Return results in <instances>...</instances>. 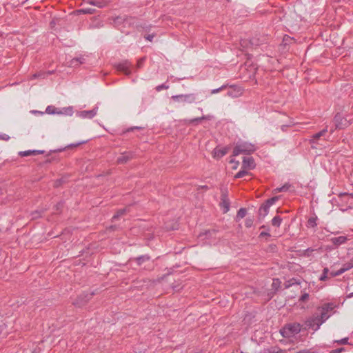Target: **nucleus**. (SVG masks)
Listing matches in <instances>:
<instances>
[{
	"instance_id": "nucleus-28",
	"label": "nucleus",
	"mask_w": 353,
	"mask_h": 353,
	"mask_svg": "<svg viewBox=\"0 0 353 353\" xmlns=\"http://www.w3.org/2000/svg\"><path fill=\"white\" fill-rule=\"evenodd\" d=\"M126 212V210L125 209H121L117 211V214H114L113 216H112V221H115L117 220L119 217L123 216Z\"/></svg>"
},
{
	"instance_id": "nucleus-57",
	"label": "nucleus",
	"mask_w": 353,
	"mask_h": 353,
	"mask_svg": "<svg viewBox=\"0 0 353 353\" xmlns=\"http://www.w3.org/2000/svg\"><path fill=\"white\" fill-rule=\"evenodd\" d=\"M33 112H34V113H37V114H43V112H39V111H36V110H35V111H33Z\"/></svg>"
},
{
	"instance_id": "nucleus-10",
	"label": "nucleus",
	"mask_w": 353,
	"mask_h": 353,
	"mask_svg": "<svg viewBox=\"0 0 353 353\" xmlns=\"http://www.w3.org/2000/svg\"><path fill=\"white\" fill-rule=\"evenodd\" d=\"M134 157L132 152H125L117 158V162L119 164H123L131 160Z\"/></svg>"
},
{
	"instance_id": "nucleus-53",
	"label": "nucleus",
	"mask_w": 353,
	"mask_h": 353,
	"mask_svg": "<svg viewBox=\"0 0 353 353\" xmlns=\"http://www.w3.org/2000/svg\"><path fill=\"white\" fill-rule=\"evenodd\" d=\"M85 141H83V142H81V143H85ZM80 144H81V143H77V144H71V145H68V147H76V146L79 145Z\"/></svg>"
},
{
	"instance_id": "nucleus-17",
	"label": "nucleus",
	"mask_w": 353,
	"mask_h": 353,
	"mask_svg": "<svg viewBox=\"0 0 353 353\" xmlns=\"http://www.w3.org/2000/svg\"><path fill=\"white\" fill-rule=\"evenodd\" d=\"M327 132V128H325L323 129L322 130H321L320 132L313 134L312 137V139L310 140V142L311 143H316V140L320 139L321 137L324 136Z\"/></svg>"
},
{
	"instance_id": "nucleus-16",
	"label": "nucleus",
	"mask_w": 353,
	"mask_h": 353,
	"mask_svg": "<svg viewBox=\"0 0 353 353\" xmlns=\"http://www.w3.org/2000/svg\"><path fill=\"white\" fill-rule=\"evenodd\" d=\"M347 239L345 236H340L338 237H333L331 239V242L336 246H339L345 243L347 241Z\"/></svg>"
},
{
	"instance_id": "nucleus-13",
	"label": "nucleus",
	"mask_w": 353,
	"mask_h": 353,
	"mask_svg": "<svg viewBox=\"0 0 353 353\" xmlns=\"http://www.w3.org/2000/svg\"><path fill=\"white\" fill-rule=\"evenodd\" d=\"M150 260V256L148 254H144L130 259L131 261H135L137 265L139 266H141L145 262L149 261Z\"/></svg>"
},
{
	"instance_id": "nucleus-48",
	"label": "nucleus",
	"mask_w": 353,
	"mask_h": 353,
	"mask_svg": "<svg viewBox=\"0 0 353 353\" xmlns=\"http://www.w3.org/2000/svg\"><path fill=\"white\" fill-rule=\"evenodd\" d=\"M76 59H79L78 62L79 65L84 63L85 59L83 57H77Z\"/></svg>"
},
{
	"instance_id": "nucleus-60",
	"label": "nucleus",
	"mask_w": 353,
	"mask_h": 353,
	"mask_svg": "<svg viewBox=\"0 0 353 353\" xmlns=\"http://www.w3.org/2000/svg\"><path fill=\"white\" fill-rule=\"evenodd\" d=\"M333 132H334L333 130H330V133H333Z\"/></svg>"
},
{
	"instance_id": "nucleus-27",
	"label": "nucleus",
	"mask_w": 353,
	"mask_h": 353,
	"mask_svg": "<svg viewBox=\"0 0 353 353\" xmlns=\"http://www.w3.org/2000/svg\"><path fill=\"white\" fill-rule=\"evenodd\" d=\"M247 210L245 208H240L237 212L236 218L243 219L245 216Z\"/></svg>"
},
{
	"instance_id": "nucleus-15",
	"label": "nucleus",
	"mask_w": 353,
	"mask_h": 353,
	"mask_svg": "<svg viewBox=\"0 0 353 353\" xmlns=\"http://www.w3.org/2000/svg\"><path fill=\"white\" fill-rule=\"evenodd\" d=\"M269 209L270 207L268 205H267L265 203H263L259 209V218L262 219H264L268 214Z\"/></svg>"
},
{
	"instance_id": "nucleus-42",
	"label": "nucleus",
	"mask_w": 353,
	"mask_h": 353,
	"mask_svg": "<svg viewBox=\"0 0 353 353\" xmlns=\"http://www.w3.org/2000/svg\"><path fill=\"white\" fill-rule=\"evenodd\" d=\"M45 75L44 73H35L32 75V79L44 78Z\"/></svg>"
},
{
	"instance_id": "nucleus-33",
	"label": "nucleus",
	"mask_w": 353,
	"mask_h": 353,
	"mask_svg": "<svg viewBox=\"0 0 353 353\" xmlns=\"http://www.w3.org/2000/svg\"><path fill=\"white\" fill-rule=\"evenodd\" d=\"M208 119V116H203L201 117L194 118L190 121V123L194 124L195 123H198L199 121H201L204 119Z\"/></svg>"
},
{
	"instance_id": "nucleus-24",
	"label": "nucleus",
	"mask_w": 353,
	"mask_h": 353,
	"mask_svg": "<svg viewBox=\"0 0 353 353\" xmlns=\"http://www.w3.org/2000/svg\"><path fill=\"white\" fill-rule=\"evenodd\" d=\"M282 219L279 216H275L272 219V225L275 227H279L281 224Z\"/></svg>"
},
{
	"instance_id": "nucleus-11",
	"label": "nucleus",
	"mask_w": 353,
	"mask_h": 353,
	"mask_svg": "<svg viewBox=\"0 0 353 353\" xmlns=\"http://www.w3.org/2000/svg\"><path fill=\"white\" fill-rule=\"evenodd\" d=\"M255 168V163L252 157H244L242 162V168L252 170Z\"/></svg>"
},
{
	"instance_id": "nucleus-56",
	"label": "nucleus",
	"mask_w": 353,
	"mask_h": 353,
	"mask_svg": "<svg viewBox=\"0 0 353 353\" xmlns=\"http://www.w3.org/2000/svg\"><path fill=\"white\" fill-rule=\"evenodd\" d=\"M352 297H353V292H351L348 295H347V298H352Z\"/></svg>"
},
{
	"instance_id": "nucleus-20",
	"label": "nucleus",
	"mask_w": 353,
	"mask_h": 353,
	"mask_svg": "<svg viewBox=\"0 0 353 353\" xmlns=\"http://www.w3.org/2000/svg\"><path fill=\"white\" fill-rule=\"evenodd\" d=\"M73 114V109L72 107L64 108L58 111V114H65L71 116Z\"/></svg>"
},
{
	"instance_id": "nucleus-19",
	"label": "nucleus",
	"mask_w": 353,
	"mask_h": 353,
	"mask_svg": "<svg viewBox=\"0 0 353 353\" xmlns=\"http://www.w3.org/2000/svg\"><path fill=\"white\" fill-rule=\"evenodd\" d=\"M317 219L318 218L316 215L310 217L307 222V226L308 228H315L317 225Z\"/></svg>"
},
{
	"instance_id": "nucleus-43",
	"label": "nucleus",
	"mask_w": 353,
	"mask_h": 353,
	"mask_svg": "<svg viewBox=\"0 0 353 353\" xmlns=\"http://www.w3.org/2000/svg\"><path fill=\"white\" fill-rule=\"evenodd\" d=\"M10 139L9 135L6 134H0V140L8 141Z\"/></svg>"
},
{
	"instance_id": "nucleus-52",
	"label": "nucleus",
	"mask_w": 353,
	"mask_h": 353,
	"mask_svg": "<svg viewBox=\"0 0 353 353\" xmlns=\"http://www.w3.org/2000/svg\"><path fill=\"white\" fill-rule=\"evenodd\" d=\"M36 155L37 154H43L45 153L44 150H35Z\"/></svg>"
},
{
	"instance_id": "nucleus-29",
	"label": "nucleus",
	"mask_w": 353,
	"mask_h": 353,
	"mask_svg": "<svg viewBox=\"0 0 353 353\" xmlns=\"http://www.w3.org/2000/svg\"><path fill=\"white\" fill-rule=\"evenodd\" d=\"M95 10L93 8H82L78 10L79 13L82 14H93Z\"/></svg>"
},
{
	"instance_id": "nucleus-22",
	"label": "nucleus",
	"mask_w": 353,
	"mask_h": 353,
	"mask_svg": "<svg viewBox=\"0 0 353 353\" xmlns=\"http://www.w3.org/2000/svg\"><path fill=\"white\" fill-rule=\"evenodd\" d=\"M353 268V257L347 263L343 264L341 269L343 270V272H345Z\"/></svg>"
},
{
	"instance_id": "nucleus-6",
	"label": "nucleus",
	"mask_w": 353,
	"mask_h": 353,
	"mask_svg": "<svg viewBox=\"0 0 353 353\" xmlns=\"http://www.w3.org/2000/svg\"><path fill=\"white\" fill-rule=\"evenodd\" d=\"M220 206L224 214L227 213L230 210V201L228 199V191L226 189H221Z\"/></svg>"
},
{
	"instance_id": "nucleus-25",
	"label": "nucleus",
	"mask_w": 353,
	"mask_h": 353,
	"mask_svg": "<svg viewBox=\"0 0 353 353\" xmlns=\"http://www.w3.org/2000/svg\"><path fill=\"white\" fill-rule=\"evenodd\" d=\"M58 110L53 105H48L46 109V112L49 114H58Z\"/></svg>"
},
{
	"instance_id": "nucleus-47",
	"label": "nucleus",
	"mask_w": 353,
	"mask_h": 353,
	"mask_svg": "<svg viewBox=\"0 0 353 353\" xmlns=\"http://www.w3.org/2000/svg\"><path fill=\"white\" fill-rule=\"evenodd\" d=\"M259 236L260 237H263V236L270 237V234L268 232H261L259 234Z\"/></svg>"
},
{
	"instance_id": "nucleus-5",
	"label": "nucleus",
	"mask_w": 353,
	"mask_h": 353,
	"mask_svg": "<svg viewBox=\"0 0 353 353\" xmlns=\"http://www.w3.org/2000/svg\"><path fill=\"white\" fill-rule=\"evenodd\" d=\"M172 101L183 103H193L196 102V94L194 93L173 95L171 97Z\"/></svg>"
},
{
	"instance_id": "nucleus-61",
	"label": "nucleus",
	"mask_w": 353,
	"mask_h": 353,
	"mask_svg": "<svg viewBox=\"0 0 353 353\" xmlns=\"http://www.w3.org/2000/svg\"><path fill=\"white\" fill-rule=\"evenodd\" d=\"M228 1H230V0H227Z\"/></svg>"
},
{
	"instance_id": "nucleus-58",
	"label": "nucleus",
	"mask_w": 353,
	"mask_h": 353,
	"mask_svg": "<svg viewBox=\"0 0 353 353\" xmlns=\"http://www.w3.org/2000/svg\"><path fill=\"white\" fill-rule=\"evenodd\" d=\"M312 251H313V250H312V249H311V248H308V249L306 250V252H312Z\"/></svg>"
},
{
	"instance_id": "nucleus-50",
	"label": "nucleus",
	"mask_w": 353,
	"mask_h": 353,
	"mask_svg": "<svg viewBox=\"0 0 353 353\" xmlns=\"http://www.w3.org/2000/svg\"><path fill=\"white\" fill-rule=\"evenodd\" d=\"M154 37V34H148L147 36L145 37V39H147L150 41H152Z\"/></svg>"
},
{
	"instance_id": "nucleus-38",
	"label": "nucleus",
	"mask_w": 353,
	"mask_h": 353,
	"mask_svg": "<svg viewBox=\"0 0 353 353\" xmlns=\"http://www.w3.org/2000/svg\"><path fill=\"white\" fill-rule=\"evenodd\" d=\"M141 129H143V128L139 127V126L131 127V128H129L126 129L125 130H124L122 134H125L127 132H132L134 130H141Z\"/></svg>"
},
{
	"instance_id": "nucleus-23",
	"label": "nucleus",
	"mask_w": 353,
	"mask_h": 353,
	"mask_svg": "<svg viewBox=\"0 0 353 353\" xmlns=\"http://www.w3.org/2000/svg\"><path fill=\"white\" fill-rule=\"evenodd\" d=\"M20 157H28L30 155H36L35 150H29L26 151H21L19 152Z\"/></svg>"
},
{
	"instance_id": "nucleus-1",
	"label": "nucleus",
	"mask_w": 353,
	"mask_h": 353,
	"mask_svg": "<svg viewBox=\"0 0 353 353\" xmlns=\"http://www.w3.org/2000/svg\"><path fill=\"white\" fill-rule=\"evenodd\" d=\"M256 150V147L255 145L249 142L239 141L235 144L233 148L232 156L236 157L240 154L249 155Z\"/></svg>"
},
{
	"instance_id": "nucleus-36",
	"label": "nucleus",
	"mask_w": 353,
	"mask_h": 353,
	"mask_svg": "<svg viewBox=\"0 0 353 353\" xmlns=\"http://www.w3.org/2000/svg\"><path fill=\"white\" fill-rule=\"evenodd\" d=\"M169 88V85L165 84V83H163V84H161V85H159L156 87V90L157 92H160L162 90H167Z\"/></svg>"
},
{
	"instance_id": "nucleus-44",
	"label": "nucleus",
	"mask_w": 353,
	"mask_h": 353,
	"mask_svg": "<svg viewBox=\"0 0 353 353\" xmlns=\"http://www.w3.org/2000/svg\"><path fill=\"white\" fill-rule=\"evenodd\" d=\"M144 61H145V58L144 57L139 59L138 60V61H137V67L138 68L142 67V65H143Z\"/></svg>"
},
{
	"instance_id": "nucleus-14",
	"label": "nucleus",
	"mask_w": 353,
	"mask_h": 353,
	"mask_svg": "<svg viewBox=\"0 0 353 353\" xmlns=\"http://www.w3.org/2000/svg\"><path fill=\"white\" fill-rule=\"evenodd\" d=\"M110 0H88V3L98 8H103L108 5Z\"/></svg>"
},
{
	"instance_id": "nucleus-32",
	"label": "nucleus",
	"mask_w": 353,
	"mask_h": 353,
	"mask_svg": "<svg viewBox=\"0 0 353 353\" xmlns=\"http://www.w3.org/2000/svg\"><path fill=\"white\" fill-rule=\"evenodd\" d=\"M329 272V269L327 268H325L323 270V273L320 276L321 281H325L327 279V274Z\"/></svg>"
},
{
	"instance_id": "nucleus-12",
	"label": "nucleus",
	"mask_w": 353,
	"mask_h": 353,
	"mask_svg": "<svg viewBox=\"0 0 353 353\" xmlns=\"http://www.w3.org/2000/svg\"><path fill=\"white\" fill-rule=\"evenodd\" d=\"M229 148V147H224L222 148H214L213 151L214 157L216 159H221L228 153Z\"/></svg>"
},
{
	"instance_id": "nucleus-51",
	"label": "nucleus",
	"mask_w": 353,
	"mask_h": 353,
	"mask_svg": "<svg viewBox=\"0 0 353 353\" xmlns=\"http://www.w3.org/2000/svg\"><path fill=\"white\" fill-rule=\"evenodd\" d=\"M92 295H93V293H92V294H87L85 296V302L88 301L92 297Z\"/></svg>"
},
{
	"instance_id": "nucleus-34",
	"label": "nucleus",
	"mask_w": 353,
	"mask_h": 353,
	"mask_svg": "<svg viewBox=\"0 0 353 353\" xmlns=\"http://www.w3.org/2000/svg\"><path fill=\"white\" fill-rule=\"evenodd\" d=\"M343 273H344L343 272V270L341 268L339 269V270L337 271H332L330 272V277H335V276H339L341 274H342Z\"/></svg>"
},
{
	"instance_id": "nucleus-54",
	"label": "nucleus",
	"mask_w": 353,
	"mask_h": 353,
	"mask_svg": "<svg viewBox=\"0 0 353 353\" xmlns=\"http://www.w3.org/2000/svg\"><path fill=\"white\" fill-rule=\"evenodd\" d=\"M288 126H289V125H281V130H282V131H285V130H286V129H287V128H288Z\"/></svg>"
},
{
	"instance_id": "nucleus-55",
	"label": "nucleus",
	"mask_w": 353,
	"mask_h": 353,
	"mask_svg": "<svg viewBox=\"0 0 353 353\" xmlns=\"http://www.w3.org/2000/svg\"><path fill=\"white\" fill-rule=\"evenodd\" d=\"M65 150V148H59V149H57L56 150H54V152H62Z\"/></svg>"
},
{
	"instance_id": "nucleus-59",
	"label": "nucleus",
	"mask_w": 353,
	"mask_h": 353,
	"mask_svg": "<svg viewBox=\"0 0 353 353\" xmlns=\"http://www.w3.org/2000/svg\"><path fill=\"white\" fill-rule=\"evenodd\" d=\"M261 228H265V226L263 225H262Z\"/></svg>"
},
{
	"instance_id": "nucleus-3",
	"label": "nucleus",
	"mask_w": 353,
	"mask_h": 353,
	"mask_svg": "<svg viewBox=\"0 0 353 353\" xmlns=\"http://www.w3.org/2000/svg\"><path fill=\"white\" fill-rule=\"evenodd\" d=\"M336 307L334 303H325L317 307V314L325 322L334 313V310Z\"/></svg>"
},
{
	"instance_id": "nucleus-62",
	"label": "nucleus",
	"mask_w": 353,
	"mask_h": 353,
	"mask_svg": "<svg viewBox=\"0 0 353 353\" xmlns=\"http://www.w3.org/2000/svg\"><path fill=\"white\" fill-rule=\"evenodd\" d=\"M352 197H353V194H352Z\"/></svg>"
},
{
	"instance_id": "nucleus-9",
	"label": "nucleus",
	"mask_w": 353,
	"mask_h": 353,
	"mask_svg": "<svg viewBox=\"0 0 353 353\" xmlns=\"http://www.w3.org/2000/svg\"><path fill=\"white\" fill-rule=\"evenodd\" d=\"M98 111V106H95L92 110H83L77 112V115L82 119H92Z\"/></svg>"
},
{
	"instance_id": "nucleus-7",
	"label": "nucleus",
	"mask_w": 353,
	"mask_h": 353,
	"mask_svg": "<svg viewBox=\"0 0 353 353\" xmlns=\"http://www.w3.org/2000/svg\"><path fill=\"white\" fill-rule=\"evenodd\" d=\"M333 122L336 129H343L350 125L347 119L343 117L339 113L335 115Z\"/></svg>"
},
{
	"instance_id": "nucleus-35",
	"label": "nucleus",
	"mask_w": 353,
	"mask_h": 353,
	"mask_svg": "<svg viewBox=\"0 0 353 353\" xmlns=\"http://www.w3.org/2000/svg\"><path fill=\"white\" fill-rule=\"evenodd\" d=\"M79 59H77L76 58H74L72 59V60H70V61L69 62V66L70 67H77L79 66Z\"/></svg>"
},
{
	"instance_id": "nucleus-2",
	"label": "nucleus",
	"mask_w": 353,
	"mask_h": 353,
	"mask_svg": "<svg viewBox=\"0 0 353 353\" xmlns=\"http://www.w3.org/2000/svg\"><path fill=\"white\" fill-rule=\"evenodd\" d=\"M303 328L299 323H287L280 330V334L284 338H290L299 334Z\"/></svg>"
},
{
	"instance_id": "nucleus-21",
	"label": "nucleus",
	"mask_w": 353,
	"mask_h": 353,
	"mask_svg": "<svg viewBox=\"0 0 353 353\" xmlns=\"http://www.w3.org/2000/svg\"><path fill=\"white\" fill-rule=\"evenodd\" d=\"M291 185L288 183H285L283 186L276 188L274 190V193L287 192L290 188Z\"/></svg>"
},
{
	"instance_id": "nucleus-8",
	"label": "nucleus",
	"mask_w": 353,
	"mask_h": 353,
	"mask_svg": "<svg viewBox=\"0 0 353 353\" xmlns=\"http://www.w3.org/2000/svg\"><path fill=\"white\" fill-rule=\"evenodd\" d=\"M114 66L117 71L123 72L126 75H129L131 73L130 68L132 64L128 60L117 63Z\"/></svg>"
},
{
	"instance_id": "nucleus-45",
	"label": "nucleus",
	"mask_w": 353,
	"mask_h": 353,
	"mask_svg": "<svg viewBox=\"0 0 353 353\" xmlns=\"http://www.w3.org/2000/svg\"><path fill=\"white\" fill-rule=\"evenodd\" d=\"M344 351H345V348L344 347H340V348H337V349L332 350L330 352V353H341V352H344Z\"/></svg>"
},
{
	"instance_id": "nucleus-31",
	"label": "nucleus",
	"mask_w": 353,
	"mask_h": 353,
	"mask_svg": "<svg viewBox=\"0 0 353 353\" xmlns=\"http://www.w3.org/2000/svg\"><path fill=\"white\" fill-rule=\"evenodd\" d=\"M44 212L43 210H37L32 213V219H37L41 216L42 213Z\"/></svg>"
},
{
	"instance_id": "nucleus-49",
	"label": "nucleus",
	"mask_w": 353,
	"mask_h": 353,
	"mask_svg": "<svg viewBox=\"0 0 353 353\" xmlns=\"http://www.w3.org/2000/svg\"><path fill=\"white\" fill-rule=\"evenodd\" d=\"M227 95L229 96V97H237L236 94H234L232 91H230V90L228 91Z\"/></svg>"
},
{
	"instance_id": "nucleus-18",
	"label": "nucleus",
	"mask_w": 353,
	"mask_h": 353,
	"mask_svg": "<svg viewBox=\"0 0 353 353\" xmlns=\"http://www.w3.org/2000/svg\"><path fill=\"white\" fill-rule=\"evenodd\" d=\"M263 353H287L286 350H282L279 347H272L264 351Z\"/></svg>"
},
{
	"instance_id": "nucleus-41",
	"label": "nucleus",
	"mask_w": 353,
	"mask_h": 353,
	"mask_svg": "<svg viewBox=\"0 0 353 353\" xmlns=\"http://www.w3.org/2000/svg\"><path fill=\"white\" fill-rule=\"evenodd\" d=\"M63 207V202H59L55 206V210L57 211V212H59L61 210L62 208Z\"/></svg>"
},
{
	"instance_id": "nucleus-4",
	"label": "nucleus",
	"mask_w": 353,
	"mask_h": 353,
	"mask_svg": "<svg viewBox=\"0 0 353 353\" xmlns=\"http://www.w3.org/2000/svg\"><path fill=\"white\" fill-rule=\"evenodd\" d=\"M323 323H325V321L321 319L320 316L317 313H316L305 321L303 330H306L312 329L316 332L320 328L321 325Z\"/></svg>"
},
{
	"instance_id": "nucleus-37",
	"label": "nucleus",
	"mask_w": 353,
	"mask_h": 353,
	"mask_svg": "<svg viewBox=\"0 0 353 353\" xmlns=\"http://www.w3.org/2000/svg\"><path fill=\"white\" fill-rule=\"evenodd\" d=\"M227 87H228V85H223L222 86H221L219 88L213 89V90H211V94H216V93L219 92L220 91L224 90Z\"/></svg>"
},
{
	"instance_id": "nucleus-26",
	"label": "nucleus",
	"mask_w": 353,
	"mask_h": 353,
	"mask_svg": "<svg viewBox=\"0 0 353 353\" xmlns=\"http://www.w3.org/2000/svg\"><path fill=\"white\" fill-rule=\"evenodd\" d=\"M279 199V196H273L268 200H266L265 201V203L268 205L269 207H270L271 205H272L273 204L275 203L276 201H277Z\"/></svg>"
},
{
	"instance_id": "nucleus-30",
	"label": "nucleus",
	"mask_w": 353,
	"mask_h": 353,
	"mask_svg": "<svg viewBox=\"0 0 353 353\" xmlns=\"http://www.w3.org/2000/svg\"><path fill=\"white\" fill-rule=\"evenodd\" d=\"M248 174H249V172L248 171L242 170H240L239 172H238L235 174L234 178L235 179H240V178H242V177L245 176V175H248Z\"/></svg>"
},
{
	"instance_id": "nucleus-40",
	"label": "nucleus",
	"mask_w": 353,
	"mask_h": 353,
	"mask_svg": "<svg viewBox=\"0 0 353 353\" xmlns=\"http://www.w3.org/2000/svg\"><path fill=\"white\" fill-rule=\"evenodd\" d=\"M335 342L337 343L338 344H342V345L349 344L347 337L343 338L341 340L335 341Z\"/></svg>"
},
{
	"instance_id": "nucleus-39",
	"label": "nucleus",
	"mask_w": 353,
	"mask_h": 353,
	"mask_svg": "<svg viewBox=\"0 0 353 353\" xmlns=\"http://www.w3.org/2000/svg\"><path fill=\"white\" fill-rule=\"evenodd\" d=\"M309 299V294L306 292H304L299 298V301L301 302H306Z\"/></svg>"
},
{
	"instance_id": "nucleus-46",
	"label": "nucleus",
	"mask_w": 353,
	"mask_h": 353,
	"mask_svg": "<svg viewBox=\"0 0 353 353\" xmlns=\"http://www.w3.org/2000/svg\"><path fill=\"white\" fill-rule=\"evenodd\" d=\"M253 221L252 219H248L245 221V226L247 228H250L252 225Z\"/></svg>"
}]
</instances>
